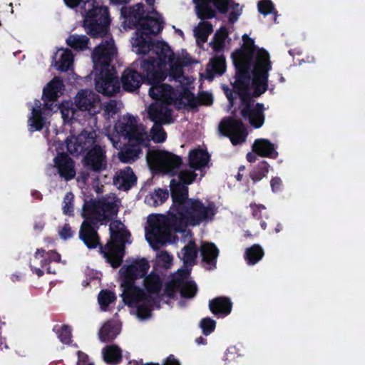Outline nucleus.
I'll list each match as a JSON object with an SVG mask.
<instances>
[{"label":"nucleus","mask_w":365,"mask_h":365,"mask_svg":"<svg viewBox=\"0 0 365 365\" xmlns=\"http://www.w3.org/2000/svg\"><path fill=\"white\" fill-rule=\"evenodd\" d=\"M218 129L222 135L230 138L233 145L240 144L246 140V128L240 120L233 118L224 119L220 123Z\"/></svg>","instance_id":"obj_13"},{"label":"nucleus","mask_w":365,"mask_h":365,"mask_svg":"<svg viewBox=\"0 0 365 365\" xmlns=\"http://www.w3.org/2000/svg\"><path fill=\"white\" fill-rule=\"evenodd\" d=\"M258 10L264 15L271 14L274 11L273 3L270 0H262L258 3Z\"/></svg>","instance_id":"obj_46"},{"label":"nucleus","mask_w":365,"mask_h":365,"mask_svg":"<svg viewBox=\"0 0 365 365\" xmlns=\"http://www.w3.org/2000/svg\"><path fill=\"white\" fill-rule=\"evenodd\" d=\"M119 204H120V200L114 194L110 193L104 197L101 205H118Z\"/></svg>","instance_id":"obj_50"},{"label":"nucleus","mask_w":365,"mask_h":365,"mask_svg":"<svg viewBox=\"0 0 365 365\" xmlns=\"http://www.w3.org/2000/svg\"><path fill=\"white\" fill-rule=\"evenodd\" d=\"M189 272L185 269H179L173 279L166 285L168 294L171 295L175 289L180 291V294L185 298H192L197 293V286L193 282L187 281Z\"/></svg>","instance_id":"obj_14"},{"label":"nucleus","mask_w":365,"mask_h":365,"mask_svg":"<svg viewBox=\"0 0 365 365\" xmlns=\"http://www.w3.org/2000/svg\"><path fill=\"white\" fill-rule=\"evenodd\" d=\"M252 150L260 156L277 158L274 145L264 138L257 139L252 145Z\"/></svg>","instance_id":"obj_24"},{"label":"nucleus","mask_w":365,"mask_h":365,"mask_svg":"<svg viewBox=\"0 0 365 365\" xmlns=\"http://www.w3.org/2000/svg\"><path fill=\"white\" fill-rule=\"evenodd\" d=\"M247 159L250 163L255 162L257 160V155L255 153H249L247 155Z\"/></svg>","instance_id":"obj_58"},{"label":"nucleus","mask_w":365,"mask_h":365,"mask_svg":"<svg viewBox=\"0 0 365 365\" xmlns=\"http://www.w3.org/2000/svg\"><path fill=\"white\" fill-rule=\"evenodd\" d=\"M208 161V153L202 149H195L189 153V165L191 168L201 169L207 165Z\"/></svg>","instance_id":"obj_28"},{"label":"nucleus","mask_w":365,"mask_h":365,"mask_svg":"<svg viewBox=\"0 0 365 365\" xmlns=\"http://www.w3.org/2000/svg\"><path fill=\"white\" fill-rule=\"evenodd\" d=\"M103 357L108 364L118 363L122 357L121 350L115 345L107 346L103 349Z\"/></svg>","instance_id":"obj_32"},{"label":"nucleus","mask_w":365,"mask_h":365,"mask_svg":"<svg viewBox=\"0 0 365 365\" xmlns=\"http://www.w3.org/2000/svg\"><path fill=\"white\" fill-rule=\"evenodd\" d=\"M44 250H37L35 255L36 259L38 258H43L41 259V262L43 263V264H46V259L44 258Z\"/></svg>","instance_id":"obj_55"},{"label":"nucleus","mask_w":365,"mask_h":365,"mask_svg":"<svg viewBox=\"0 0 365 365\" xmlns=\"http://www.w3.org/2000/svg\"><path fill=\"white\" fill-rule=\"evenodd\" d=\"M73 231L69 225L65 224L59 231V236L63 240H67L73 236Z\"/></svg>","instance_id":"obj_51"},{"label":"nucleus","mask_w":365,"mask_h":365,"mask_svg":"<svg viewBox=\"0 0 365 365\" xmlns=\"http://www.w3.org/2000/svg\"><path fill=\"white\" fill-rule=\"evenodd\" d=\"M88 152L84 158L85 165L91 170L99 172L107 167V158L103 148L94 145L88 150Z\"/></svg>","instance_id":"obj_19"},{"label":"nucleus","mask_w":365,"mask_h":365,"mask_svg":"<svg viewBox=\"0 0 365 365\" xmlns=\"http://www.w3.org/2000/svg\"><path fill=\"white\" fill-rule=\"evenodd\" d=\"M118 207H82L81 215L85 219L81 225L79 238L88 249L99 247V252L113 268L120 267L125 254V244L130 243V232L118 220L109 226L110 240L103 247L93 225L106 224L117 216Z\"/></svg>","instance_id":"obj_1"},{"label":"nucleus","mask_w":365,"mask_h":365,"mask_svg":"<svg viewBox=\"0 0 365 365\" xmlns=\"http://www.w3.org/2000/svg\"><path fill=\"white\" fill-rule=\"evenodd\" d=\"M200 327L202 329V332L205 335H209L212 331H214L216 325L215 320L210 318H205L200 322Z\"/></svg>","instance_id":"obj_45"},{"label":"nucleus","mask_w":365,"mask_h":365,"mask_svg":"<svg viewBox=\"0 0 365 365\" xmlns=\"http://www.w3.org/2000/svg\"><path fill=\"white\" fill-rule=\"evenodd\" d=\"M48 255H49V257L52 260L56 261V262L60 261L61 256L57 252H56L54 251H51V252L48 253Z\"/></svg>","instance_id":"obj_57"},{"label":"nucleus","mask_w":365,"mask_h":365,"mask_svg":"<svg viewBox=\"0 0 365 365\" xmlns=\"http://www.w3.org/2000/svg\"><path fill=\"white\" fill-rule=\"evenodd\" d=\"M264 256V251L262 247L255 244L247 248L245 251V257L249 264H255Z\"/></svg>","instance_id":"obj_33"},{"label":"nucleus","mask_w":365,"mask_h":365,"mask_svg":"<svg viewBox=\"0 0 365 365\" xmlns=\"http://www.w3.org/2000/svg\"><path fill=\"white\" fill-rule=\"evenodd\" d=\"M89 39L84 35H71L67 39V44L76 50H84L88 48Z\"/></svg>","instance_id":"obj_35"},{"label":"nucleus","mask_w":365,"mask_h":365,"mask_svg":"<svg viewBox=\"0 0 365 365\" xmlns=\"http://www.w3.org/2000/svg\"><path fill=\"white\" fill-rule=\"evenodd\" d=\"M59 108L64 122H71L74 118L75 114V110L72 107V103L71 102L62 103Z\"/></svg>","instance_id":"obj_40"},{"label":"nucleus","mask_w":365,"mask_h":365,"mask_svg":"<svg viewBox=\"0 0 365 365\" xmlns=\"http://www.w3.org/2000/svg\"><path fill=\"white\" fill-rule=\"evenodd\" d=\"M270 184L272 191L277 192L282 187V180L279 178H274L272 179Z\"/></svg>","instance_id":"obj_52"},{"label":"nucleus","mask_w":365,"mask_h":365,"mask_svg":"<svg viewBox=\"0 0 365 365\" xmlns=\"http://www.w3.org/2000/svg\"><path fill=\"white\" fill-rule=\"evenodd\" d=\"M146 160L152 170L169 175H174L182 164L179 156L165 150H149Z\"/></svg>","instance_id":"obj_12"},{"label":"nucleus","mask_w":365,"mask_h":365,"mask_svg":"<svg viewBox=\"0 0 365 365\" xmlns=\"http://www.w3.org/2000/svg\"><path fill=\"white\" fill-rule=\"evenodd\" d=\"M54 166L56 168L60 177L65 180H70L76 176L74 162L65 153L58 154L53 159Z\"/></svg>","instance_id":"obj_20"},{"label":"nucleus","mask_w":365,"mask_h":365,"mask_svg":"<svg viewBox=\"0 0 365 365\" xmlns=\"http://www.w3.org/2000/svg\"><path fill=\"white\" fill-rule=\"evenodd\" d=\"M73 207H63V213L69 215H72Z\"/></svg>","instance_id":"obj_60"},{"label":"nucleus","mask_w":365,"mask_h":365,"mask_svg":"<svg viewBox=\"0 0 365 365\" xmlns=\"http://www.w3.org/2000/svg\"><path fill=\"white\" fill-rule=\"evenodd\" d=\"M118 108L115 101L110 100L104 106L103 115L107 119L113 117L118 113Z\"/></svg>","instance_id":"obj_44"},{"label":"nucleus","mask_w":365,"mask_h":365,"mask_svg":"<svg viewBox=\"0 0 365 365\" xmlns=\"http://www.w3.org/2000/svg\"><path fill=\"white\" fill-rule=\"evenodd\" d=\"M269 170V165L265 161L261 162L258 166L250 173L253 181H259L265 177Z\"/></svg>","instance_id":"obj_39"},{"label":"nucleus","mask_w":365,"mask_h":365,"mask_svg":"<svg viewBox=\"0 0 365 365\" xmlns=\"http://www.w3.org/2000/svg\"><path fill=\"white\" fill-rule=\"evenodd\" d=\"M121 80L125 90L133 91L139 88L143 81V77L138 72L127 69L124 71Z\"/></svg>","instance_id":"obj_25"},{"label":"nucleus","mask_w":365,"mask_h":365,"mask_svg":"<svg viewBox=\"0 0 365 365\" xmlns=\"http://www.w3.org/2000/svg\"><path fill=\"white\" fill-rule=\"evenodd\" d=\"M35 272L36 274L38 276V277H41L43 275V272L42 270H41L39 268H37L35 269Z\"/></svg>","instance_id":"obj_64"},{"label":"nucleus","mask_w":365,"mask_h":365,"mask_svg":"<svg viewBox=\"0 0 365 365\" xmlns=\"http://www.w3.org/2000/svg\"><path fill=\"white\" fill-rule=\"evenodd\" d=\"M155 57L139 59L135 62L145 73L148 82L160 83L168 76L169 81L181 83L182 67L192 63L187 53L176 56L170 46L165 42H158L153 46Z\"/></svg>","instance_id":"obj_5"},{"label":"nucleus","mask_w":365,"mask_h":365,"mask_svg":"<svg viewBox=\"0 0 365 365\" xmlns=\"http://www.w3.org/2000/svg\"><path fill=\"white\" fill-rule=\"evenodd\" d=\"M228 36L227 29L225 28L220 29L215 35L213 44V48L215 51L222 49L225 45V39Z\"/></svg>","instance_id":"obj_42"},{"label":"nucleus","mask_w":365,"mask_h":365,"mask_svg":"<svg viewBox=\"0 0 365 365\" xmlns=\"http://www.w3.org/2000/svg\"><path fill=\"white\" fill-rule=\"evenodd\" d=\"M151 87L149 89V95L152 98H160L168 102L173 103L177 108L183 107L195 108L198 105V100L187 89L182 86V82L179 86L176 85V89L166 83H151L149 82Z\"/></svg>","instance_id":"obj_9"},{"label":"nucleus","mask_w":365,"mask_h":365,"mask_svg":"<svg viewBox=\"0 0 365 365\" xmlns=\"http://www.w3.org/2000/svg\"><path fill=\"white\" fill-rule=\"evenodd\" d=\"M137 178L130 167L117 171L113 178V184L120 190H128L136 183Z\"/></svg>","instance_id":"obj_22"},{"label":"nucleus","mask_w":365,"mask_h":365,"mask_svg":"<svg viewBox=\"0 0 365 365\" xmlns=\"http://www.w3.org/2000/svg\"><path fill=\"white\" fill-rule=\"evenodd\" d=\"M119 334V328L117 324L108 322L101 329L99 338L103 342L112 341Z\"/></svg>","instance_id":"obj_30"},{"label":"nucleus","mask_w":365,"mask_h":365,"mask_svg":"<svg viewBox=\"0 0 365 365\" xmlns=\"http://www.w3.org/2000/svg\"><path fill=\"white\" fill-rule=\"evenodd\" d=\"M227 97L229 100V102H230V107H232L233 106V104H234V98H233V95L232 93H227Z\"/></svg>","instance_id":"obj_61"},{"label":"nucleus","mask_w":365,"mask_h":365,"mask_svg":"<svg viewBox=\"0 0 365 365\" xmlns=\"http://www.w3.org/2000/svg\"><path fill=\"white\" fill-rule=\"evenodd\" d=\"M66 147L68 151L72 155H79L83 151L91 148L96 140L95 131H83L77 136L71 135L67 138Z\"/></svg>","instance_id":"obj_15"},{"label":"nucleus","mask_w":365,"mask_h":365,"mask_svg":"<svg viewBox=\"0 0 365 365\" xmlns=\"http://www.w3.org/2000/svg\"><path fill=\"white\" fill-rule=\"evenodd\" d=\"M225 70V59L223 56H216L212 58L207 66V73L222 74Z\"/></svg>","instance_id":"obj_36"},{"label":"nucleus","mask_w":365,"mask_h":365,"mask_svg":"<svg viewBox=\"0 0 365 365\" xmlns=\"http://www.w3.org/2000/svg\"><path fill=\"white\" fill-rule=\"evenodd\" d=\"M149 267L148 261L142 259L135 260L128 266L124 265L120 269L123 277L120 284L123 302L129 307H135L137 317L140 319H146L150 317L155 302L143 289L135 285V280L138 278L143 279L145 288L150 294H158L162 288L159 276L150 274L146 277Z\"/></svg>","instance_id":"obj_4"},{"label":"nucleus","mask_w":365,"mask_h":365,"mask_svg":"<svg viewBox=\"0 0 365 365\" xmlns=\"http://www.w3.org/2000/svg\"><path fill=\"white\" fill-rule=\"evenodd\" d=\"M129 1L130 0H110L111 3L116 5L124 4L128 3Z\"/></svg>","instance_id":"obj_62"},{"label":"nucleus","mask_w":365,"mask_h":365,"mask_svg":"<svg viewBox=\"0 0 365 365\" xmlns=\"http://www.w3.org/2000/svg\"><path fill=\"white\" fill-rule=\"evenodd\" d=\"M147 14H145L143 5L142 4H137L130 9V17L133 18L139 25L143 21V20H145Z\"/></svg>","instance_id":"obj_41"},{"label":"nucleus","mask_w":365,"mask_h":365,"mask_svg":"<svg viewBox=\"0 0 365 365\" xmlns=\"http://www.w3.org/2000/svg\"><path fill=\"white\" fill-rule=\"evenodd\" d=\"M195 4L197 16L200 19H212L215 16V11L210 6L212 3L221 13L228 10L229 0H192Z\"/></svg>","instance_id":"obj_17"},{"label":"nucleus","mask_w":365,"mask_h":365,"mask_svg":"<svg viewBox=\"0 0 365 365\" xmlns=\"http://www.w3.org/2000/svg\"><path fill=\"white\" fill-rule=\"evenodd\" d=\"M115 130L128 140L127 146L118 153L120 162L131 163L140 156L142 148L149 145L150 138L145 127L136 117L125 115L115 125Z\"/></svg>","instance_id":"obj_7"},{"label":"nucleus","mask_w":365,"mask_h":365,"mask_svg":"<svg viewBox=\"0 0 365 365\" xmlns=\"http://www.w3.org/2000/svg\"><path fill=\"white\" fill-rule=\"evenodd\" d=\"M231 11L229 14V21L231 24L237 21L239 16L242 14V9L240 7L239 4H234L230 6Z\"/></svg>","instance_id":"obj_47"},{"label":"nucleus","mask_w":365,"mask_h":365,"mask_svg":"<svg viewBox=\"0 0 365 365\" xmlns=\"http://www.w3.org/2000/svg\"><path fill=\"white\" fill-rule=\"evenodd\" d=\"M54 67L60 71H68L73 64V55L68 49H60L56 53Z\"/></svg>","instance_id":"obj_26"},{"label":"nucleus","mask_w":365,"mask_h":365,"mask_svg":"<svg viewBox=\"0 0 365 365\" xmlns=\"http://www.w3.org/2000/svg\"><path fill=\"white\" fill-rule=\"evenodd\" d=\"M82 0H64L65 4L71 7L74 8L77 6Z\"/></svg>","instance_id":"obj_56"},{"label":"nucleus","mask_w":365,"mask_h":365,"mask_svg":"<svg viewBox=\"0 0 365 365\" xmlns=\"http://www.w3.org/2000/svg\"><path fill=\"white\" fill-rule=\"evenodd\" d=\"M182 253L184 264L186 265L193 264L197 255V250L195 243L194 242H190L182 248Z\"/></svg>","instance_id":"obj_34"},{"label":"nucleus","mask_w":365,"mask_h":365,"mask_svg":"<svg viewBox=\"0 0 365 365\" xmlns=\"http://www.w3.org/2000/svg\"><path fill=\"white\" fill-rule=\"evenodd\" d=\"M200 253L203 262L210 266L207 269H211L215 268L219 255V250L217 247L213 243L202 242L200 247Z\"/></svg>","instance_id":"obj_23"},{"label":"nucleus","mask_w":365,"mask_h":365,"mask_svg":"<svg viewBox=\"0 0 365 365\" xmlns=\"http://www.w3.org/2000/svg\"><path fill=\"white\" fill-rule=\"evenodd\" d=\"M76 107L83 111H87L90 115H96L101 108L98 95L90 90H81L75 98Z\"/></svg>","instance_id":"obj_16"},{"label":"nucleus","mask_w":365,"mask_h":365,"mask_svg":"<svg viewBox=\"0 0 365 365\" xmlns=\"http://www.w3.org/2000/svg\"><path fill=\"white\" fill-rule=\"evenodd\" d=\"M168 197V190L158 189L145 197V202L148 205H160L163 204Z\"/></svg>","instance_id":"obj_31"},{"label":"nucleus","mask_w":365,"mask_h":365,"mask_svg":"<svg viewBox=\"0 0 365 365\" xmlns=\"http://www.w3.org/2000/svg\"><path fill=\"white\" fill-rule=\"evenodd\" d=\"M158 101L152 103L148 109L149 118L153 123L169 124L173 122L171 110L168 106L170 103L160 98H155Z\"/></svg>","instance_id":"obj_18"},{"label":"nucleus","mask_w":365,"mask_h":365,"mask_svg":"<svg viewBox=\"0 0 365 365\" xmlns=\"http://www.w3.org/2000/svg\"><path fill=\"white\" fill-rule=\"evenodd\" d=\"M215 207H170L166 215H150L145 227V238L151 247L158 250L169 242L171 230L180 232L188 225L195 226L211 220Z\"/></svg>","instance_id":"obj_3"},{"label":"nucleus","mask_w":365,"mask_h":365,"mask_svg":"<svg viewBox=\"0 0 365 365\" xmlns=\"http://www.w3.org/2000/svg\"><path fill=\"white\" fill-rule=\"evenodd\" d=\"M197 177L194 171L189 169L182 170L177 178L170 181L171 196L174 205H202L198 200L188 198L187 185L191 184Z\"/></svg>","instance_id":"obj_11"},{"label":"nucleus","mask_w":365,"mask_h":365,"mask_svg":"<svg viewBox=\"0 0 365 365\" xmlns=\"http://www.w3.org/2000/svg\"><path fill=\"white\" fill-rule=\"evenodd\" d=\"M74 195L72 192H68L66 194L63 198V203L65 205H72L73 203Z\"/></svg>","instance_id":"obj_54"},{"label":"nucleus","mask_w":365,"mask_h":365,"mask_svg":"<svg viewBox=\"0 0 365 365\" xmlns=\"http://www.w3.org/2000/svg\"><path fill=\"white\" fill-rule=\"evenodd\" d=\"M162 124L163 123H154V125L150 129V135H148L150 141L152 140L154 143H160L166 140L167 134L162 128Z\"/></svg>","instance_id":"obj_37"},{"label":"nucleus","mask_w":365,"mask_h":365,"mask_svg":"<svg viewBox=\"0 0 365 365\" xmlns=\"http://www.w3.org/2000/svg\"><path fill=\"white\" fill-rule=\"evenodd\" d=\"M205 99L202 100V103L207 104V105L212 103V98L211 95L205 94Z\"/></svg>","instance_id":"obj_59"},{"label":"nucleus","mask_w":365,"mask_h":365,"mask_svg":"<svg viewBox=\"0 0 365 365\" xmlns=\"http://www.w3.org/2000/svg\"><path fill=\"white\" fill-rule=\"evenodd\" d=\"M212 32V25L207 21H202L199 23L195 29L194 33L197 38L201 39L202 41H206L207 36Z\"/></svg>","instance_id":"obj_38"},{"label":"nucleus","mask_w":365,"mask_h":365,"mask_svg":"<svg viewBox=\"0 0 365 365\" xmlns=\"http://www.w3.org/2000/svg\"><path fill=\"white\" fill-rule=\"evenodd\" d=\"M92 6L86 13L83 26L86 32L93 37H101L106 34L110 24L108 7L103 5L102 0H85Z\"/></svg>","instance_id":"obj_10"},{"label":"nucleus","mask_w":365,"mask_h":365,"mask_svg":"<svg viewBox=\"0 0 365 365\" xmlns=\"http://www.w3.org/2000/svg\"><path fill=\"white\" fill-rule=\"evenodd\" d=\"M98 302L102 307H108L115 299V294L108 290H102L98 294Z\"/></svg>","instance_id":"obj_43"},{"label":"nucleus","mask_w":365,"mask_h":365,"mask_svg":"<svg viewBox=\"0 0 365 365\" xmlns=\"http://www.w3.org/2000/svg\"><path fill=\"white\" fill-rule=\"evenodd\" d=\"M78 356L79 359H83V360H84L87 357V356L84 353H83L80 351H78Z\"/></svg>","instance_id":"obj_63"},{"label":"nucleus","mask_w":365,"mask_h":365,"mask_svg":"<svg viewBox=\"0 0 365 365\" xmlns=\"http://www.w3.org/2000/svg\"><path fill=\"white\" fill-rule=\"evenodd\" d=\"M157 257L160 262L163 263V266L165 267H168L170 264L173 259L172 256L164 250L160 251L157 255Z\"/></svg>","instance_id":"obj_49"},{"label":"nucleus","mask_w":365,"mask_h":365,"mask_svg":"<svg viewBox=\"0 0 365 365\" xmlns=\"http://www.w3.org/2000/svg\"><path fill=\"white\" fill-rule=\"evenodd\" d=\"M252 58V78L248 73L249 62L245 59L235 62L237 73L234 88L243 106L241 110L242 116L248 119L253 127L259 128L264 122V106L257 103L252 106L250 101L251 98L259 97L267 91L272 63L268 52L262 48L254 52Z\"/></svg>","instance_id":"obj_2"},{"label":"nucleus","mask_w":365,"mask_h":365,"mask_svg":"<svg viewBox=\"0 0 365 365\" xmlns=\"http://www.w3.org/2000/svg\"><path fill=\"white\" fill-rule=\"evenodd\" d=\"M41 102L35 101L34 106L32 108L31 115L29 117L28 123L29 130L31 132L40 130L45 125V120L42 117V111L45 113L47 109H51L53 103L48 105L46 103L43 108H41Z\"/></svg>","instance_id":"obj_21"},{"label":"nucleus","mask_w":365,"mask_h":365,"mask_svg":"<svg viewBox=\"0 0 365 365\" xmlns=\"http://www.w3.org/2000/svg\"><path fill=\"white\" fill-rule=\"evenodd\" d=\"M209 308L215 314H228L232 310V302L227 297H219L210 301Z\"/></svg>","instance_id":"obj_27"},{"label":"nucleus","mask_w":365,"mask_h":365,"mask_svg":"<svg viewBox=\"0 0 365 365\" xmlns=\"http://www.w3.org/2000/svg\"><path fill=\"white\" fill-rule=\"evenodd\" d=\"M106 136L110 140L114 148H118L120 147V139L118 135H111L106 134Z\"/></svg>","instance_id":"obj_53"},{"label":"nucleus","mask_w":365,"mask_h":365,"mask_svg":"<svg viewBox=\"0 0 365 365\" xmlns=\"http://www.w3.org/2000/svg\"><path fill=\"white\" fill-rule=\"evenodd\" d=\"M162 29L163 21L160 16L152 7L135 32V37L132 42L134 51L138 54H148V58L155 57L153 46L158 41L152 42L150 40V36L157 35ZM143 58H147V57H143L141 59Z\"/></svg>","instance_id":"obj_8"},{"label":"nucleus","mask_w":365,"mask_h":365,"mask_svg":"<svg viewBox=\"0 0 365 365\" xmlns=\"http://www.w3.org/2000/svg\"><path fill=\"white\" fill-rule=\"evenodd\" d=\"M63 88L62 81L54 78L43 89V96L50 101H54L61 94Z\"/></svg>","instance_id":"obj_29"},{"label":"nucleus","mask_w":365,"mask_h":365,"mask_svg":"<svg viewBox=\"0 0 365 365\" xmlns=\"http://www.w3.org/2000/svg\"><path fill=\"white\" fill-rule=\"evenodd\" d=\"M116 53L113 39L102 42L92 53L96 71V89L103 95L112 96L120 90L117 71L110 63Z\"/></svg>","instance_id":"obj_6"},{"label":"nucleus","mask_w":365,"mask_h":365,"mask_svg":"<svg viewBox=\"0 0 365 365\" xmlns=\"http://www.w3.org/2000/svg\"><path fill=\"white\" fill-rule=\"evenodd\" d=\"M58 338L63 344H69L71 341V334L69 327L63 325L58 331Z\"/></svg>","instance_id":"obj_48"}]
</instances>
